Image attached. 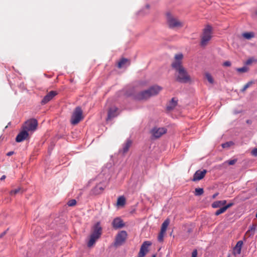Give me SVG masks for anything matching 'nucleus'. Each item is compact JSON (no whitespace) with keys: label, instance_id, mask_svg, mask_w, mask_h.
Returning a JSON list of instances; mask_svg holds the SVG:
<instances>
[{"label":"nucleus","instance_id":"obj_4","mask_svg":"<svg viewBox=\"0 0 257 257\" xmlns=\"http://www.w3.org/2000/svg\"><path fill=\"white\" fill-rule=\"evenodd\" d=\"M166 16V23L170 29L182 27L183 23L174 17L170 12H167Z\"/></svg>","mask_w":257,"mask_h":257},{"label":"nucleus","instance_id":"obj_35","mask_svg":"<svg viewBox=\"0 0 257 257\" xmlns=\"http://www.w3.org/2000/svg\"><path fill=\"white\" fill-rule=\"evenodd\" d=\"M254 61V59L253 58H249L248 59H247L246 60V61L245 62V64L246 65H250L251 64L253 61Z\"/></svg>","mask_w":257,"mask_h":257},{"label":"nucleus","instance_id":"obj_9","mask_svg":"<svg viewBox=\"0 0 257 257\" xmlns=\"http://www.w3.org/2000/svg\"><path fill=\"white\" fill-rule=\"evenodd\" d=\"M106 186V185L104 182H101L91 189L90 194L94 195L100 194L102 192Z\"/></svg>","mask_w":257,"mask_h":257},{"label":"nucleus","instance_id":"obj_2","mask_svg":"<svg viewBox=\"0 0 257 257\" xmlns=\"http://www.w3.org/2000/svg\"><path fill=\"white\" fill-rule=\"evenodd\" d=\"M161 89V87L158 85H154L147 90L134 93L132 96L135 100L142 101L146 100L151 96L156 95Z\"/></svg>","mask_w":257,"mask_h":257},{"label":"nucleus","instance_id":"obj_27","mask_svg":"<svg viewBox=\"0 0 257 257\" xmlns=\"http://www.w3.org/2000/svg\"><path fill=\"white\" fill-rule=\"evenodd\" d=\"M221 202L219 201H216L211 204V206L213 208H216L221 206Z\"/></svg>","mask_w":257,"mask_h":257},{"label":"nucleus","instance_id":"obj_8","mask_svg":"<svg viewBox=\"0 0 257 257\" xmlns=\"http://www.w3.org/2000/svg\"><path fill=\"white\" fill-rule=\"evenodd\" d=\"M127 235V233L124 230H121L115 236L114 245L115 246L122 245L125 241Z\"/></svg>","mask_w":257,"mask_h":257},{"label":"nucleus","instance_id":"obj_33","mask_svg":"<svg viewBox=\"0 0 257 257\" xmlns=\"http://www.w3.org/2000/svg\"><path fill=\"white\" fill-rule=\"evenodd\" d=\"M20 191H21V188H19L12 190L10 192V194L12 195H15V194L18 193L19 192H20Z\"/></svg>","mask_w":257,"mask_h":257},{"label":"nucleus","instance_id":"obj_44","mask_svg":"<svg viewBox=\"0 0 257 257\" xmlns=\"http://www.w3.org/2000/svg\"><path fill=\"white\" fill-rule=\"evenodd\" d=\"M246 122L247 124H250L252 123V121L250 119H247L246 120Z\"/></svg>","mask_w":257,"mask_h":257},{"label":"nucleus","instance_id":"obj_29","mask_svg":"<svg viewBox=\"0 0 257 257\" xmlns=\"http://www.w3.org/2000/svg\"><path fill=\"white\" fill-rule=\"evenodd\" d=\"M205 77L209 83H213V79L212 77L211 76V75L209 73H206L205 74Z\"/></svg>","mask_w":257,"mask_h":257},{"label":"nucleus","instance_id":"obj_6","mask_svg":"<svg viewBox=\"0 0 257 257\" xmlns=\"http://www.w3.org/2000/svg\"><path fill=\"white\" fill-rule=\"evenodd\" d=\"M83 118L82 117V110L80 107L77 106L74 109L71 117V124L75 125L79 122V121Z\"/></svg>","mask_w":257,"mask_h":257},{"label":"nucleus","instance_id":"obj_46","mask_svg":"<svg viewBox=\"0 0 257 257\" xmlns=\"http://www.w3.org/2000/svg\"><path fill=\"white\" fill-rule=\"evenodd\" d=\"M6 176L5 175H3V176L1 177V178H0V180H1V181L4 180H5V179H6Z\"/></svg>","mask_w":257,"mask_h":257},{"label":"nucleus","instance_id":"obj_49","mask_svg":"<svg viewBox=\"0 0 257 257\" xmlns=\"http://www.w3.org/2000/svg\"><path fill=\"white\" fill-rule=\"evenodd\" d=\"M152 257H156V254H153Z\"/></svg>","mask_w":257,"mask_h":257},{"label":"nucleus","instance_id":"obj_24","mask_svg":"<svg viewBox=\"0 0 257 257\" xmlns=\"http://www.w3.org/2000/svg\"><path fill=\"white\" fill-rule=\"evenodd\" d=\"M243 36L246 39H250L254 37V34L252 32H247L243 34Z\"/></svg>","mask_w":257,"mask_h":257},{"label":"nucleus","instance_id":"obj_25","mask_svg":"<svg viewBox=\"0 0 257 257\" xmlns=\"http://www.w3.org/2000/svg\"><path fill=\"white\" fill-rule=\"evenodd\" d=\"M204 193V190L203 188H196L195 190L194 194L195 196H200L202 195Z\"/></svg>","mask_w":257,"mask_h":257},{"label":"nucleus","instance_id":"obj_10","mask_svg":"<svg viewBox=\"0 0 257 257\" xmlns=\"http://www.w3.org/2000/svg\"><path fill=\"white\" fill-rule=\"evenodd\" d=\"M151 244L152 243L149 241H144L141 246L138 257H144L149 251L148 248Z\"/></svg>","mask_w":257,"mask_h":257},{"label":"nucleus","instance_id":"obj_28","mask_svg":"<svg viewBox=\"0 0 257 257\" xmlns=\"http://www.w3.org/2000/svg\"><path fill=\"white\" fill-rule=\"evenodd\" d=\"M226 210L223 206V207L220 208V209H219L218 210H216V212H215V215L216 216H218V215L224 213Z\"/></svg>","mask_w":257,"mask_h":257},{"label":"nucleus","instance_id":"obj_48","mask_svg":"<svg viewBox=\"0 0 257 257\" xmlns=\"http://www.w3.org/2000/svg\"><path fill=\"white\" fill-rule=\"evenodd\" d=\"M146 8H147V9H149V8H150V6H149V5H146Z\"/></svg>","mask_w":257,"mask_h":257},{"label":"nucleus","instance_id":"obj_12","mask_svg":"<svg viewBox=\"0 0 257 257\" xmlns=\"http://www.w3.org/2000/svg\"><path fill=\"white\" fill-rule=\"evenodd\" d=\"M207 171L205 169L203 170L202 171H201L200 170H197L194 173L192 180L193 181L196 182L202 179L204 177Z\"/></svg>","mask_w":257,"mask_h":257},{"label":"nucleus","instance_id":"obj_19","mask_svg":"<svg viewBox=\"0 0 257 257\" xmlns=\"http://www.w3.org/2000/svg\"><path fill=\"white\" fill-rule=\"evenodd\" d=\"M177 99H176L174 97L172 98L167 106V109L168 110H173L177 105Z\"/></svg>","mask_w":257,"mask_h":257},{"label":"nucleus","instance_id":"obj_38","mask_svg":"<svg viewBox=\"0 0 257 257\" xmlns=\"http://www.w3.org/2000/svg\"><path fill=\"white\" fill-rule=\"evenodd\" d=\"M233 204H234L233 203H232V202L231 203H229L228 204H227L226 205L224 206V207L225 208V209L227 210L228 208H229L230 207L232 206L233 205Z\"/></svg>","mask_w":257,"mask_h":257},{"label":"nucleus","instance_id":"obj_42","mask_svg":"<svg viewBox=\"0 0 257 257\" xmlns=\"http://www.w3.org/2000/svg\"><path fill=\"white\" fill-rule=\"evenodd\" d=\"M220 201L221 202V206L224 205L226 203V201L225 200H220Z\"/></svg>","mask_w":257,"mask_h":257},{"label":"nucleus","instance_id":"obj_47","mask_svg":"<svg viewBox=\"0 0 257 257\" xmlns=\"http://www.w3.org/2000/svg\"><path fill=\"white\" fill-rule=\"evenodd\" d=\"M187 232H188V233H190V232H192V229H191V228H189V229H188V230H187Z\"/></svg>","mask_w":257,"mask_h":257},{"label":"nucleus","instance_id":"obj_13","mask_svg":"<svg viewBox=\"0 0 257 257\" xmlns=\"http://www.w3.org/2000/svg\"><path fill=\"white\" fill-rule=\"evenodd\" d=\"M29 136L28 132L23 128L22 130L18 134L16 138V141L18 143L23 142L27 139Z\"/></svg>","mask_w":257,"mask_h":257},{"label":"nucleus","instance_id":"obj_21","mask_svg":"<svg viewBox=\"0 0 257 257\" xmlns=\"http://www.w3.org/2000/svg\"><path fill=\"white\" fill-rule=\"evenodd\" d=\"M127 63H128V65L130 64L129 60L126 58H122L118 62L117 66L118 68H121Z\"/></svg>","mask_w":257,"mask_h":257},{"label":"nucleus","instance_id":"obj_34","mask_svg":"<svg viewBox=\"0 0 257 257\" xmlns=\"http://www.w3.org/2000/svg\"><path fill=\"white\" fill-rule=\"evenodd\" d=\"M237 160L236 159H234L228 160L226 162L229 165H233L237 162Z\"/></svg>","mask_w":257,"mask_h":257},{"label":"nucleus","instance_id":"obj_32","mask_svg":"<svg viewBox=\"0 0 257 257\" xmlns=\"http://www.w3.org/2000/svg\"><path fill=\"white\" fill-rule=\"evenodd\" d=\"M252 84L251 81L248 82L245 85H244L241 91L242 92L244 91L247 88H248Z\"/></svg>","mask_w":257,"mask_h":257},{"label":"nucleus","instance_id":"obj_23","mask_svg":"<svg viewBox=\"0 0 257 257\" xmlns=\"http://www.w3.org/2000/svg\"><path fill=\"white\" fill-rule=\"evenodd\" d=\"M235 70L239 73H245L247 72L248 71L249 69L246 66H243L241 68H236Z\"/></svg>","mask_w":257,"mask_h":257},{"label":"nucleus","instance_id":"obj_7","mask_svg":"<svg viewBox=\"0 0 257 257\" xmlns=\"http://www.w3.org/2000/svg\"><path fill=\"white\" fill-rule=\"evenodd\" d=\"M37 126L38 121L37 119L35 118H32L28 120L25 122L24 125L23 126V128L28 132L29 131L34 132L36 130Z\"/></svg>","mask_w":257,"mask_h":257},{"label":"nucleus","instance_id":"obj_50","mask_svg":"<svg viewBox=\"0 0 257 257\" xmlns=\"http://www.w3.org/2000/svg\"><path fill=\"white\" fill-rule=\"evenodd\" d=\"M256 15H257V11L255 12Z\"/></svg>","mask_w":257,"mask_h":257},{"label":"nucleus","instance_id":"obj_18","mask_svg":"<svg viewBox=\"0 0 257 257\" xmlns=\"http://www.w3.org/2000/svg\"><path fill=\"white\" fill-rule=\"evenodd\" d=\"M243 241L242 240H239L237 241L236 244L233 248V254L234 255L239 254L241 253V247L243 245Z\"/></svg>","mask_w":257,"mask_h":257},{"label":"nucleus","instance_id":"obj_39","mask_svg":"<svg viewBox=\"0 0 257 257\" xmlns=\"http://www.w3.org/2000/svg\"><path fill=\"white\" fill-rule=\"evenodd\" d=\"M231 62L229 61H226L223 63V66L229 67L231 66Z\"/></svg>","mask_w":257,"mask_h":257},{"label":"nucleus","instance_id":"obj_37","mask_svg":"<svg viewBox=\"0 0 257 257\" xmlns=\"http://www.w3.org/2000/svg\"><path fill=\"white\" fill-rule=\"evenodd\" d=\"M251 154L252 156L256 157L257 156V148L253 149L251 152Z\"/></svg>","mask_w":257,"mask_h":257},{"label":"nucleus","instance_id":"obj_3","mask_svg":"<svg viewBox=\"0 0 257 257\" xmlns=\"http://www.w3.org/2000/svg\"><path fill=\"white\" fill-rule=\"evenodd\" d=\"M102 232V228L100 222L98 221L92 227V232L87 244L88 247H91L95 244L96 240L100 237Z\"/></svg>","mask_w":257,"mask_h":257},{"label":"nucleus","instance_id":"obj_15","mask_svg":"<svg viewBox=\"0 0 257 257\" xmlns=\"http://www.w3.org/2000/svg\"><path fill=\"white\" fill-rule=\"evenodd\" d=\"M57 94V93L55 91H50L46 95H45L41 101V104L42 105L46 104L53 98Z\"/></svg>","mask_w":257,"mask_h":257},{"label":"nucleus","instance_id":"obj_36","mask_svg":"<svg viewBox=\"0 0 257 257\" xmlns=\"http://www.w3.org/2000/svg\"><path fill=\"white\" fill-rule=\"evenodd\" d=\"M231 142H226L222 144V147L223 148L229 147Z\"/></svg>","mask_w":257,"mask_h":257},{"label":"nucleus","instance_id":"obj_43","mask_svg":"<svg viewBox=\"0 0 257 257\" xmlns=\"http://www.w3.org/2000/svg\"><path fill=\"white\" fill-rule=\"evenodd\" d=\"M7 232V230L4 231L3 233L0 234V238H2L3 236H4Z\"/></svg>","mask_w":257,"mask_h":257},{"label":"nucleus","instance_id":"obj_20","mask_svg":"<svg viewBox=\"0 0 257 257\" xmlns=\"http://www.w3.org/2000/svg\"><path fill=\"white\" fill-rule=\"evenodd\" d=\"M169 223L170 220L169 219H166L162 224L160 232L165 233Z\"/></svg>","mask_w":257,"mask_h":257},{"label":"nucleus","instance_id":"obj_1","mask_svg":"<svg viewBox=\"0 0 257 257\" xmlns=\"http://www.w3.org/2000/svg\"><path fill=\"white\" fill-rule=\"evenodd\" d=\"M183 57L181 53L175 55V60L172 63L171 66L176 71V81L181 83H187L191 81V78L182 64Z\"/></svg>","mask_w":257,"mask_h":257},{"label":"nucleus","instance_id":"obj_41","mask_svg":"<svg viewBox=\"0 0 257 257\" xmlns=\"http://www.w3.org/2000/svg\"><path fill=\"white\" fill-rule=\"evenodd\" d=\"M15 154V152L14 151H10L7 154V156H11Z\"/></svg>","mask_w":257,"mask_h":257},{"label":"nucleus","instance_id":"obj_17","mask_svg":"<svg viewBox=\"0 0 257 257\" xmlns=\"http://www.w3.org/2000/svg\"><path fill=\"white\" fill-rule=\"evenodd\" d=\"M118 108L115 107H112L108 110L107 120H110L118 115Z\"/></svg>","mask_w":257,"mask_h":257},{"label":"nucleus","instance_id":"obj_26","mask_svg":"<svg viewBox=\"0 0 257 257\" xmlns=\"http://www.w3.org/2000/svg\"><path fill=\"white\" fill-rule=\"evenodd\" d=\"M257 229V226L256 224H252L251 226H249V229L247 232H252V234H253L255 230Z\"/></svg>","mask_w":257,"mask_h":257},{"label":"nucleus","instance_id":"obj_31","mask_svg":"<svg viewBox=\"0 0 257 257\" xmlns=\"http://www.w3.org/2000/svg\"><path fill=\"white\" fill-rule=\"evenodd\" d=\"M164 234H165V233L160 232L159 235L158 236V240L159 242H162L163 241Z\"/></svg>","mask_w":257,"mask_h":257},{"label":"nucleus","instance_id":"obj_40","mask_svg":"<svg viewBox=\"0 0 257 257\" xmlns=\"http://www.w3.org/2000/svg\"><path fill=\"white\" fill-rule=\"evenodd\" d=\"M197 249H194L192 252V256L191 257H197Z\"/></svg>","mask_w":257,"mask_h":257},{"label":"nucleus","instance_id":"obj_45","mask_svg":"<svg viewBox=\"0 0 257 257\" xmlns=\"http://www.w3.org/2000/svg\"><path fill=\"white\" fill-rule=\"evenodd\" d=\"M218 194H219L218 193H216L214 194L212 196V198L213 199L215 198L216 197V196L218 195Z\"/></svg>","mask_w":257,"mask_h":257},{"label":"nucleus","instance_id":"obj_22","mask_svg":"<svg viewBox=\"0 0 257 257\" xmlns=\"http://www.w3.org/2000/svg\"><path fill=\"white\" fill-rule=\"evenodd\" d=\"M125 203V199L123 196H120L118 198L117 204L118 205H124Z\"/></svg>","mask_w":257,"mask_h":257},{"label":"nucleus","instance_id":"obj_16","mask_svg":"<svg viewBox=\"0 0 257 257\" xmlns=\"http://www.w3.org/2000/svg\"><path fill=\"white\" fill-rule=\"evenodd\" d=\"M132 145V141L130 139H127L126 142L122 145V148L121 149L119 150V153L124 155L126 154L131 146Z\"/></svg>","mask_w":257,"mask_h":257},{"label":"nucleus","instance_id":"obj_14","mask_svg":"<svg viewBox=\"0 0 257 257\" xmlns=\"http://www.w3.org/2000/svg\"><path fill=\"white\" fill-rule=\"evenodd\" d=\"M125 224L123 223V220L119 217L114 218L112 222V226L115 229L121 228Z\"/></svg>","mask_w":257,"mask_h":257},{"label":"nucleus","instance_id":"obj_5","mask_svg":"<svg viewBox=\"0 0 257 257\" xmlns=\"http://www.w3.org/2000/svg\"><path fill=\"white\" fill-rule=\"evenodd\" d=\"M212 28L210 25H207L203 29L202 36L201 37L200 45L202 47H204L207 45L208 42L211 39V33Z\"/></svg>","mask_w":257,"mask_h":257},{"label":"nucleus","instance_id":"obj_11","mask_svg":"<svg viewBox=\"0 0 257 257\" xmlns=\"http://www.w3.org/2000/svg\"><path fill=\"white\" fill-rule=\"evenodd\" d=\"M167 132V129L165 127H154L151 133L153 136L155 138H159L163 135L166 134Z\"/></svg>","mask_w":257,"mask_h":257},{"label":"nucleus","instance_id":"obj_30","mask_svg":"<svg viewBox=\"0 0 257 257\" xmlns=\"http://www.w3.org/2000/svg\"><path fill=\"white\" fill-rule=\"evenodd\" d=\"M76 204V201L75 199H71V200H70L68 202H67V205L69 206H73L74 205H75Z\"/></svg>","mask_w":257,"mask_h":257}]
</instances>
